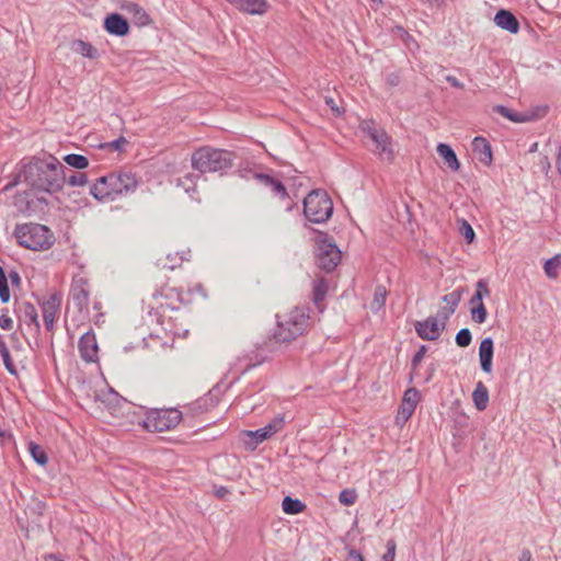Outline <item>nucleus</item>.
Masks as SVG:
<instances>
[{"label":"nucleus","mask_w":561,"mask_h":561,"mask_svg":"<svg viewBox=\"0 0 561 561\" xmlns=\"http://www.w3.org/2000/svg\"><path fill=\"white\" fill-rule=\"evenodd\" d=\"M238 159L234 151L216 148L213 146H201L191 156L192 168L201 173H220L229 171Z\"/></svg>","instance_id":"nucleus-1"},{"label":"nucleus","mask_w":561,"mask_h":561,"mask_svg":"<svg viewBox=\"0 0 561 561\" xmlns=\"http://www.w3.org/2000/svg\"><path fill=\"white\" fill-rule=\"evenodd\" d=\"M277 318V325L273 337L279 343H289L302 335L309 325L310 308L308 306L295 307L284 320Z\"/></svg>","instance_id":"nucleus-2"},{"label":"nucleus","mask_w":561,"mask_h":561,"mask_svg":"<svg viewBox=\"0 0 561 561\" xmlns=\"http://www.w3.org/2000/svg\"><path fill=\"white\" fill-rule=\"evenodd\" d=\"M13 236L20 247L32 251H45L53 247L55 237L51 230L41 224H18Z\"/></svg>","instance_id":"nucleus-3"},{"label":"nucleus","mask_w":561,"mask_h":561,"mask_svg":"<svg viewBox=\"0 0 561 561\" xmlns=\"http://www.w3.org/2000/svg\"><path fill=\"white\" fill-rule=\"evenodd\" d=\"M314 233V256L317 266L325 272H333L342 259V252L336 245L333 237L324 231L312 229Z\"/></svg>","instance_id":"nucleus-4"},{"label":"nucleus","mask_w":561,"mask_h":561,"mask_svg":"<svg viewBox=\"0 0 561 561\" xmlns=\"http://www.w3.org/2000/svg\"><path fill=\"white\" fill-rule=\"evenodd\" d=\"M89 178H24L26 184L30 186L24 192L25 198H36L43 201L44 197L39 194H53L60 191L65 184L69 186H83L88 183Z\"/></svg>","instance_id":"nucleus-5"},{"label":"nucleus","mask_w":561,"mask_h":561,"mask_svg":"<svg viewBox=\"0 0 561 561\" xmlns=\"http://www.w3.org/2000/svg\"><path fill=\"white\" fill-rule=\"evenodd\" d=\"M333 214V202L327 191L317 188L304 199V215L312 224H323Z\"/></svg>","instance_id":"nucleus-6"},{"label":"nucleus","mask_w":561,"mask_h":561,"mask_svg":"<svg viewBox=\"0 0 561 561\" xmlns=\"http://www.w3.org/2000/svg\"><path fill=\"white\" fill-rule=\"evenodd\" d=\"M136 178H96L90 192L98 201H114L124 193L136 188Z\"/></svg>","instance_id":"nucleus-7"},{"label":"nucleus","mask_w":561,"mask_h":561,"mask_svg":"<svg viewBox=\"0 0 561 561\" xmlns=\"http://www.w3.org/2000/svg\"><path fill=\"white\" fill-rule=\"evenodd\" d=\"M182 420L183 413L176 408L150 409L139 425L150 433L164 432L175 428Z\"/></svg>","instance_id":"nucleus-8"},{"label":"nucleus","mask_w":561,"mask_h":561,"mask_svg":"<svg viewBox=\"0 0 561 561\" xmlns=\"http://www.w3.org/2000/svg\"><path fill=\"white\" fill-rule=\"evenodd\" d=\"M65 165L53 154L44 152L42 157H32L30 160H22L19 163L14 175H65Z\"/></svg>","instance_id":"nucleus-9"},{"label":"nucleus","mask_w":561,"mask_h":561,"mask_svg":"<svg viewBox=\"0 0 561 561\" xmlns=\"http://www.w3.org/2000/svg\"><path fill=\"white\" fill-rule=\"evenodd\" d=\"M549 107L547 105L537 106L536 108L520 113L505 105L499 104L493 106V112L502 115L513 123L535 122L547 115Z\"/></svg>","instance_id":"nucleus-10"},{"label":"nucleus","mask_w":561,"mask_h":561,"mask_svg":"<svg viewBox=\"0 0 561 561\" xmlns=\"http://www.w3.org/2000/svg\"><path fill=\"white\" fill-rule=\"evenodd\" d=\"M61 302V293L55 291L41 304L44 325L48 332H54L55 330V321L60 312Z\"/></svg>","instance_id":"nucleus-11"},{"label":"nucleus","mask_w":561,"mask_h":561,"mask_svg":"<svg viewBox=\"0 0 561 561\" xmlns=\"http://www.w3.org/2000/svg\"><path fill=\"white\" fill-rule=\"evenodd\" d=\"M414 329L420 339L424 341H436L444 331V323H439L437 317L430 316L423 321H415Z\"/></svg>","instance_id":"nucleus-12"},{"label":"nucleus","mask_w":561,"mask_h":561,"mask_svg":"<svg viewBox=\"0 0 561 561\" xmlns=\"http://www.w3.org/2000/svg\"><path fill=\"white\" fill-rule=\"evenodd\" d=\"M80 357L85 363H95L99 359V345L93 330L81 335L78 342Z\"/></svg>","instance_id":"nucleus-13"},{"label":"nucleus","mask_w":561,"mask_h":561,"mask_svg":"<svg viewBox=\"0 0 561 561\" xmlns=\"http://www.w3.org/2000/svg\"><path fill=\"white\" fill-rule=\"evenodd\" d=\"M421 397L420 391L416 388H409L403 394L402 402L399 407L397 414V423H405L413 415L417 401Z\"/></svg>","instance_id":"nucleus-14"},{"label":"nucleus","mask_w":561,"mask_h":561,"mask_svg":"<svg viewBox=\"0 0 561 561\" xmlns=\"http://www.w3.org/2000/svg\"><path fill=\"white\" fill-rule=\"evenodd\" d=\"M104 30L111 34L118 37H124L128 35L130 25L128 20L122 15L121 13L113 12L105 16L104 19Z\"/></svg>","instance_id":"nucleus-15"},{"label":"nucleus","mask_w":561,"mask_h":561,"mask_svg":"<svg viewBox=\"0 0 561 561\" xmlns=\"http://www.w3.org/2000/svg\"><path fill=\"white\" fill-rule=\"evenodd\" d=\"M375 145V151L378 156L386 161L393 160L392 139L385 129L378 130V134L371 138Z\"/></svg>","instance_id":"nucleus-16"},{"label":"nucleus","mask_w":561,"mask_h":561,"mask_svg":"<svg viewBox=\"0 0 561 561\" xmlns=\"http://www.w3.org/2000/svg\"><path fill=\"white\" fill-rule=\"evenodd\" d=\"M218 402V397L213 393V390H210L205 396L186 405V413L191 414L192 416L206 413L215 408Z\"/></svg>","instance_id":"nucleus-17"},{"label":"nucleus","mask_w":561,"mask_h":561,"mask_svg":"<svg viewBox=\"0 0 561 561\" xmlns=\"http://www.w3.org/2000/svg\"><path fill=\"white\" fill-rule=\"evenodd\" d=\"M14 311L20 322H23L27 325L34 324L36 331H39L41 324L38 321L37 310L32 302L23 301L18 305Z\"/></svg>","instance_id":"nucleus-18"},{"label":"nucleus","mask_w":561,"mask_h":561,"mask_svg":"<svg viewBox=\"0 0 561 561\" xmlns=\"http://www.w3.org/2000/svg\"><path fill=\"white\" fill-rule=\"evenodd\" d=\"M494 23L500 28L510 32L511 34H517L520 30V24L517 18L506 9H500L494 15Z\"/></svg>","instance_id":"nucleus-19"},{"label":"nucleus","mask_w":561,"mask_h":561,"mask_svg":"<svg viewBox=\"0 0 561 561\" xmlns=\"http://www.w3.org/2000/svg\"><path fill=\"white\" fill-rule=\"evenodd\" d=\"M472 153L476 159H478L481 163L489 165L492 162V148L491 144L485 137L477 136L473 138L472 142Z\"/></svg>","instance_id":"nucleus-20"},{"label":"nucleus","mask_w":561,"mask_h":561,"mask_svg":"<svg viewBox=\"0 0 561 561\" xmlns=\"http://www.w3.org/2000/svg\"><path fill=\"white\" fill-rule=\"evenodd\" d=\"M263 351L264 348L261 346L238 358L236 366L241 367V374H245L267 359V355L263 354Z\"/></svg>","instance_id":"nucleus-21"},{"label":"nucleus","mask_w":561,"mask_h":561,"mask_svg":"<svg viewBox=\"0 0 561 561\" xmlns=\"http://www.w3.org/2000/svg\"><path fill=\"white\" fill-rule=\"evenodd\" d=\"M238 10L252 14L262 15L267 11L268 3L266 0H227Z\"/></svg>","instance_id":"nucleus-22"},{"label":"nucleus","mask_w":561,"mask_h":561,"mask_svg":"<svg viewBox=\"0 0 561 561\" xmlns=\"http://www.w3.org/2000/svg\"><path fill=\"white\" fill-rule=\"evenodd\" d=\"M85 286L87 280L84 278H80L71 288L73 304L79 309V311L88 309L89 306V290L85 288Z\"/></svg>","instance_id":"nucleus-23"},{"label":"nucleus","mask_w":561,"mask_h":561,"mask_svg":"<svg viewBox=\"0 0 561 561\" xmlns=\"http://www.w3.org/2000/svg\"><path fill=\"white\" fill-rule=\"evenodd\" d=\"M243 434L250 438L244 442L247 449L250 450H254L261 443L273 436V433L267 425L255 431H244Z\"/></svg>","instance_id":"nucleus-24"},{"label":"nucleus","mask_w":561,"mask_h":561,"mask_svg":"<svg viewBox=\"0 0 561 561\" xmlns=\"http://www.w3.org/2000/svg\"><path fill=\"white\" fill-rule=\"evenodd\" d=\"M436 150L438 156L443 159L444 163L449 168L450 171L457 172L459 170L460 162L451 146L445 142H439Z\"/></svg>","instance_id":"nucleus-25"},{"label":"nucleus","mask_w":561,"mask_h":561,"mask_svg":"<svg viewBox=\"0 0 561 561\" xmlns=\"http://www.w3.org/2000/svg\"><path fill=\"white\" fill-rule=\"evenodd\" d=\"M474 407L478 411H484L489 403V390L486 386L479 381L472 392Z\"/></svg>","instance_id":"nucleus-26"},{"label":"nucleus","mask_w":561,"mask_h":561,"mask_svg":"<svg viewBox=\"0 0 561 561\" xmlns=\"http://www.w3.org/2000/svg\"><path fill=\"white\" fill-rule=\"evenodd\" d=\"M128 12L131 14V21L137 26H146L151 23L150 15L146 10L137 3H131L127 7Z\"/></svg>","instance_id":"nucleus-27"},{"label":"nucleus","mask_w":561,"mask_h":561,"mask_svg":"<svg viewBox=\"0 0 561 561\" xmlns=\"http://www.w3.org/2000/svg\"><path fill=\"white\" fill-rule=\"evenodd\" d=\"M491 294V290L489 288L488 282L484 278H480L476 284V291L469 299V306L470 308L474 306H479L480 304H483V298L489 297Z\"/></svg>","instance_id":"nucleus-28"},{"label":"nucleus","mask_w":561,"mask_h":561,"mask_svg":"<svg viewBox=\"0 0 561 561\" xmlns=\"http://www.w3.org/2000/svg\"><path fill=\"white\" fill-rule=\"evenodd\" d=\"M284 513L288 515H297L306 511L307 505L299 499L286 495L282 502Z\"/></svg>","instance_id":"nucleus-29"},{"label":"nucleus","mask_w":561,"mask_h":561,"mask_svg":"<svg viewBox=\"0 0 561 561\" xmlns=\"http://www.w3.org/2000/svg\"><path fill=\"white\" fill-rule=\"evenodd\" d=\"M72 50L77 54H80L83 57L89 59H96L99 57V50L89 42H84L82 39L73 41Z\"/></svg>","instance_id":"nucleus-30"},{"label":"nucleus","mask_w":561,"mask_h":561,"mask_svg":"<svg viewBox=\"0 0 561 561\" xmlns=\"http://www.w3.org/2000/svg\"><path fill=\"white\" fill-rule=\"evenodd\" d=\"M196 178H169L170 184L181 187L193 199L196 198Z\"/></svg>","instance_id":"nucleus-31"},{"label":"nucleus","mask_w":561,"mask_h":561,"mask_svg":"<svg viewBox=\"0 0 561 561\" xmlns=\"http://www.w3.org/2000/svg\"><path fill=\"white\" fill-rule=\"evenodd\" d=\"M264 186L271 187L275 195L285 199L288 197L285 185L277 178H256Z\"/></svg>","instance_id":"nucleus-32"},{"label":"nucleus","mask_w":561,"mask_h":561,"mask_svg":"<svg viewBox=\"0 0 561 561\" xmlns=\"http://www.w3.org/2000/svg\"><path fill=\"white\" fill-rule=\"evenodd\" d=\"M388 290L383 285H377L374 291V298L370 304V309L374 312H378L381 310L386 305Z\"/></svg>","instance_id":"nucleus-33"},{"label":"nucleus","mask_w":561,"mask_h":561,"mask_svg":"<svg viewBox=\"0 0 561 561\" xmlns=\"http://www.w3.org/2000/svg\"><path fill=\"white\" fill-rule=\"evenodd\" d=\"M463 291V287H458L451 293L443 296L442 300L447 304L449 313H455L459 302L461 301Z\"/></svg>","instance_id":"nucleus-34"},{"label":"nucleus","mask_w":561,"mask_h":561,"mask_svg":"<svg viewBox=\"0 0 561 561\" xmlns=\"http://www.w3.org/2000/svg\"><path fill=\"white\" fill-rule=\"evenodd\" d=\"M27 449H28L33 460L37 465L45 466L48 462L47 453L45 451V449L41 445H38L35 442L31 440L27 444Z\"/></svg>","instance_id":"nucleus-35"},{"label":"nucleus","mask_w":561,"mask_h":561,"mask_svg":"<svg viewBox=\"0 0 561 561\" xmlns=\"http://www.w3.org/2000/svg\"><path fill=\"white\" fill-rule=\"evenodd\" d=\"M329 288L328 280L325 278H319L313 283L312 300L316 305L322 302L327 296Z\"/></svg>","instance_id":"nucleus-36"},{"label":"nucleus","mask_w":561,"mask_h":561,"mask_svg":"<svg viewBox=\"0 0 561 561\" xmlns=\"http://www.w3.org/2000/svg\"><path fill=\"white\" fill-rule=\"evenodd\" d=\"M0 355L2 357L3 364L8 373L12 376H18V369L15 365L12 362L9 348L7 347L5 342L2 339V335L0 334Z\"/></svg>","instance_id":"nucleus-37"},{"label":"nucleus","mask_w":561,"mask_h":561,"mask_svg":"<svg viewBox=\"0 0 561 561\" xmlns=\"http://www.w3.org/2000/svg\"><path fill=\"white\" fill-rule=\"evenodd\" d=\"M62 160L71 168L76 170H84L89 167V160L83 154L69 153L66 154Z\"/></svg>","instance_id":"nucleus-38"},{"label":"nucleus","mask_w":561,"mask_h":561,"mask_svg":"<svg viewBox=\"0 0 561 561\" xmlns=\"http://www.w3.org/2000/svg\"><path fill=\"white\" fill-rule=\"evenodd\" d=\"M559 267H561V254H556L543 264V271L549 278L557 277Z\"/></svg>","instance_id":"nucleus-39"},{"label":"nucleus","mask_w":561,"mask_h":561,"mask_svg":"<svg viewBox=\"0 0 561 561\" xmlns=\"http://www.w3.org/2000/svg\"><path fill=\"white\" fill-rule=\"evenodd\" d=\"M11 294L8 284V276L5 270L0 265V300L7 304L10 300Z\"/></svg>","instance_id":"nucleus-40"},{"label":"nucleus","mask_w":561,"mask_h":561,"mask_svg":"<svg viewBox=\"0 0 561 561\" xmlns=\"http://www.w3.org/2000/svg\"><path fill=\"white\" fill-rule=\"evenodd\" d=\"M471 320L478 324H482L486 321L488 310L484 304L470 308Z\"/></svg>","instance_id":"nucleus-41"},{"label":"nucleus","mask_w":561,"mask_h":561,"mask_svg":"<svg viewBox=\"0 0 561 561\" xmlns=\"http://www.w3.org/2000/svg\"><path fill=\"white\" fill-rule=\"evenodd\" d=\"M427 350H428L427 345L422 344L419 347V350L416 351V353L412 356V359H411L412 371L410 374V381L413 380L414 373H415L416 368L419 367V365L421 364L422 359L424 358Z\"/></svg>","instance_id":"nucleus-42"},{"label":"nucleus","mask_w":561,"mask_h":561,"mask_svg":"<svg viewBox=\"0 0 561 561\" xmlns=\"http://www.w3.org/2000/svg\"><path fill=\"white\" fill-rule=\"evenodd\" d=\"M357 500V492L355 489H344L339 494V501L345 506L355 504Z\"/></svg>","instance_id":"nucleus-43"},{"label":"nucleus","mask_w":561,"mask_h":561,"mask_svg":"<svg viewBox=\"0 0 561 561\" xmlns=\"http://www.w3.org/2000/svg\"><path fill=\"white\" fill-rule=\"evenodd\" d=\"M455 342L459 347H468L472 342L471 331L467 328L459 330L456 334Z\"/></svg>","instance_id":"nucleus-44"},{"label":"nucleus","mask_w":561,"mask_h":561,"mask_svg":"<svg viewBox=\"0 0 561 561\" xmlns=\"http://www.w3.org/2000/svg\"><path fill=\"white\" fill-rule=\"evenodd\" d=\"M494 354V342L493 339L488 336L484 337L479 346V356H493Z\"/></svg>","instance_id":"nucleus-45"},{"label":"nucleus","mask_w":561,"mask_h":561,"mask_svg":"<svg viewBox=\"0 0 561 561\" xmlns=\"http://www.w3.org/2000/svg\"><path fill=\"white\" fill-rule=\"evenodd\" d=\"M459 230L468 244H470L474 241L476 232H474L473 228L471 227V225L467 220H465V219L461 220Z\"/></svg>","instance_id":"nucleus-46"},{"label":"nucleus","mask_w":561,"mask_h":561,"mask_svg":"<svg viewBox=\"0 0 561 561\" xmlns=\"http://www.w3.org/2000/svg\"><path fill=\"white\" fill-rule=\"evenodd\" d=\"M0 328L2 330H7V331H10L13 328V320L9 316V309L8 308L1 309Z\"/></svg>","instance_id":"nucleus-47"},{"label":"nucleus","mask_w":561,"mask_h":561,"mask_svg":"<svg viewBox=\"0 0 561 561\" xmlns=\"http://www.w3.org/2000/svg\"><path fill=\"white\" fill-rule=\"evenodd\" d=\"M387 551L382 556V561H394L397 543L393 539H389L386 545Z\"/></svg>","instance_id":"nucleus-48"},{"label":"nucleus","mask_w":561,"mask_h":561,"mask_svg":"<svg viewBox=\"0 0 561 561\" xmlns=\"http://www.w3.org/2000/svg\"><path fill=\"white\" fill-rule=\"evenodd\" d=\"M284 424H285L284 416L278 414L266 425H267V427L271 428V432L274 435V434L278 433L284 427Z\"/></svg>","instance_id":"nucleus-49"},{"label":"nucleus","mask_w":561,"mask_h":561,"mask_svg":"<svg viewBox=\"0 0 561 561\" xmlns=\"http://www.w3.org/2000/svg\"><path fill=\"white\" fill-rule=\"evenodd\" d=\"M360 128L370 139L373 138V134L377 135L378 130L382 129V128H378L374 121L363 122V124L360 125Z\"/></svg>","instance_id":"nucleus-50"},{"label":"nucleus","mask_w":561,"mask_h":561,"mask_svg":"<svg viewBox=\"0 0 561 561\" xmlns=\"http://www.w3.org/2000/svg\"><path fill=\"white\" fill-rule=\"evenodd\" d=\"M479 360H480V367H481L482 371L485 374H490L492 371L493 356H489V357L479 356Z\"/></svg>","instance_id":"nucleus-51"},{"label":"nucleus","mask_w":561,"mask_h":561,"mask_svg":"<svg viewBox=\"0 0 561 561\" xmlns=\"http://www.w3.org/2000/svg\"><path fill=\"white\" fill-rule=\"evenodd\" d=\"M325 104L330 107V110L334 113L335 116H341L344 114V108L336 105L333 98H325Z\"/></svg>","instance_id":"nucleus-52"},{"label":"nucleus","mask_w":561,"mask_h":561,"mask_svg":"<svg viewBox=\"0 0 561 561\" xmlns=\"http://www.w3.org/2000/svg\"><path fill=\"white\" fill-rule=\"evenodd\" d=\"M128 141L126 140L125 137L121 136L118 137L117 139H114L112 140L111 142L106 144L107 147L116 150V151H122L123 150V147L127 144Z\"/></svg>","instance_id":"nucleus-53"},{"label":"nucleus","mask_w":561,"mask_h":561,"mask_svg":"<svg viewBox=\"0 0 561 561\" xmlns=\"http://www.w3.org/2000/svg\"><path fill=\"white\" fill-rule=\"evenodd\" d=\"M401 82V76L399 72H391L386 76V83L389 87H397Z\"/></svg>","instance_id":"nucleus-54"},{"label":"nucleus","mask_w":561,"mask_h":561,"mask_svg":"<svg viewBox=\"0 0 561 561\" xmlns=\"http://www.w3.org/2000/svg\"><path fill=\"white\" fill-rule=\"evenodd\" d=\"M538 172L547 174L550 170V161L547 156H539L538 160Z\"/></svg>","instance_id":"nucleus-55"},{"label":"nucleus","mask_w":561,"mask_h":561,"mask_svg":"<svg viewBox=\"0 0 561 561\" xmlns=\"http://www.w3.org/2000/svg\"><path fill=\"white\" fill-rule=\"evenodd\" d=\"M453 313H449V310L447 307H444L442 310H439L437 312V314L435 317H437V321H439V323H444V329L446 328V323L449 319V317L451 316Z\"/></svg>","instance_id":"nucleus-56"},{"label":"nucleus","mask_w":561,"mask_h":561,"mask_svg":"<svg viewBox=\"0 0 561 561\" xmlns=\"http://www.w3.org/2000/svg\"><path fill=\"white\" fill-rule=\"evenodd\" d=\"M345 561H365V559L358 550L352 548Z\"/></svg>","instance_id":"nucleus-57"},{"label":"nucleus","mask_w":561,"mask_h":561,"mask_svg":"<svg viewBox=\"0 0 561 561\" xmlns=\"http://www.w3.org/2000/svg\"><path fill=\"white\" fill-rule=\"evenodd\" d=\"M46 510V504L42 501H37L34 506L31 507L33 514L42 516Z\"/></svg>","instance_id":"nucleus-58"},{"label":"nucleus","mask_w":561,"mask_h":561,"mask_svg":"<svg viewBox=\"0 0 561 561\" xmlns=\"http://www.w3.org/2000/svg\"><path fill=\"white\" fill-rule=\"evenodd\" d=\"M7 276L10 278L12 286H19L21 284V276L15 270L10 271Z\"/></svg>","instance_id":"nucleus-59"},{"label":"nucleus","mask_w":561,"mask_h":561,"mask_svg":"<svg viewBox=\"0 0 561 561\" xmlns=\"http://www.w3.org/2000/svg\"><path fill=\"white\" fill-rule=\"evenodd\" d=\"M12 439L13 435L10 432L5 430H0V446H3L7 442Z\"/></svg>","instance_id":"nucleus-60"},{"label":"nucleus","mask_w":561,"mask_h":561,"mask_svg":"<svg viewBox=\"0 0 561 561\" xmlns=\"http://www.w3.org/2000/svg\"><path fill=\"white\" fill-rule=\"evenodd\" d=\"M446 81L456 89H463V84L454 76H447Z\"/></svg>","instance_id":"nucleus-61"},{"label":"nucleus","mask_w":561,"mask_h":561,"mask_svg":"<svg viewBox=\"0 0 561 561\" xmlns=\"http://www.w3.org/2000/svg\"><path fill=\"white\" fill-rule=\"evenodd\" d=\"M436 370V367L434 364H431L428 367H427V370H426V378H425V381L428 382L432 378H433V375Z\"/></svg>","instance_id":"nucleus-62"},{"label":"nucleus","mask_w":561,"mask_h":561,"mask_svg":"<svg viewBox=\"0 0 561 561\" xmlns=\"http://www.w3.org/2000/svg\"><path fill=\"white\" fill-rule=\"evenodd\" d=\"M228 493H229V490L226 486H219L215 491L216 496L219 497V499L225 497V495L228 494Z\"/></svg>","instance_id":"nucleus-63"},{"label":"nucleus","mask_w":561,"mask_h":561,"mask_svg":"<svg viewBox=\"0 0 561 561\" xmlns=\"http://www.w3.org/2000/svg\"><path fill=\"white\" fill-rule=\"evenodd\" d=\"M21 178H13V181L8 183L3 188L2 192H7L11 190L12 187L16 186L20 183Z\"/></svg>","instance_id":"nucleus-64"}]
</instances>
